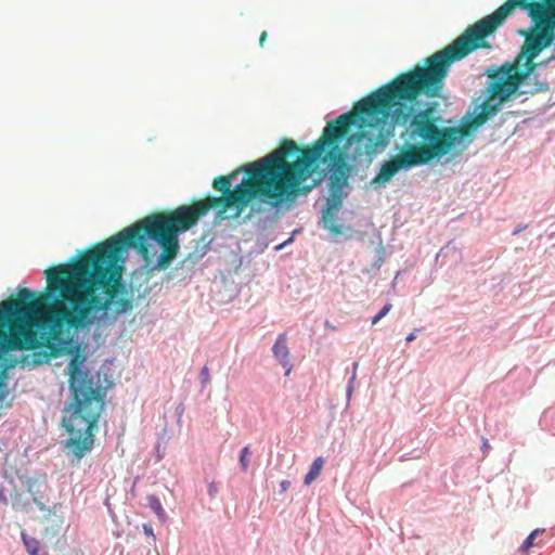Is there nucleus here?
<instances>
[{
  "label": "nucleus",
  "mask_w": 555,
  "mask_h": 555,
  "mask_svg": "<svg viewBox=\"0 0 555 555\" xmlns=\"http://www.w3.org/2000/svg\"><path fill=\"white\" fill-rule=\"evenodd\" d=\"M351 115H340L327 122L322 135L300 149L292 139L267 156L214 179L212 186L221 196H208L171 211L145 217L83 253L72 262L44 271L46 294L37 293V330L47 332L50 354H73L67 366L70 402H104L105 393L85 367L86 357L75 334L91 325L94 314L111 310L124 314L133 308L122 281L121 253L135 248L147 260L146 238L154 240L162 253L157 268L167 269L179 251V233L185 232L212 208L224 214L235 207L242 212L257 198L273 208L309 193L314 183L304 185L317 171L326 144L332 145L330 159H339L335 139L346 132Z\"/></svg>",
  "instance_id": "f257e3e1"
},
{
  "label": "nucleus",
  "mask_w": 555,
  "mask_h": 555,
  "mask_svg": "<svg viewBox=\"0 0 555 555\" xmlns=\"http://www.w3.org/2000/svg\"><path fill=\"white\" fill-rule=\"evenodd\" d=\"M526 11L531 21L521 30L525 42L514 62H508L489 73V96L478 106L468 127L476 129L493 116L500 106L514 94L519 86L546 60H534L555 42V0H506L494 12L466 28L452 43L426 59L424 66H416L399 80L398 92L402 98L414 99L417 94L438 96L449 67L479 48H489L486 37L501 26L515 10Z\"/></svg>",
  "instance_id": "f03ea898"
},
{
  "label": "nucleus",
  "mask_w": 555,
  "mask_h": 555,
  "mask_svg": "<svg viewBox=\"0 0 555 555\" xmlns=\"http://www.w3.org/2000/svg\"><path fill=\"white\" fill-rule=\"evenodd\" d=\"M410 72L400 74L392 81L369 96L358 102L351 112V122L346 126V132L335 139V144L340 153L339 159H330L327 154L332 145L326 144L324 153L319 162L343 164L346 155L339 147L340 141L347 137L352 125L358 130L347 138L349 145L363 143V153L367 156L375 155L386 147L389 138L393 134L395 124L405 125L406 140L402 143L397 155L383 164L379 172L373 179V183H386L401 169H408L438 159L449 154L459 140L468 134L464 127H440L441 117L433 107L415 112L412 105L421 94L414 99L402 98L398 92L399 80ZM358 154L362 151L359 149Z\"/></svg>",
  "instance_id": "7ed1b4c3"
},
{
  "label": "nucleus",
  "mask_w": 555,
  "mask_h": 555,
  "mask_svg": "<svg viewBox=\"0 0 555 555\" xmlns=\"http://www.w3.org/2000/svg\"><path fill=\"white\" fill-rule=\"evenodd\" d=\"M26 350H35V291L22 289L0 302V388L8 370L27 364V356L16 358L11 352Z\"/></svg>",
  "instance_id": "20e7f679"
},
{
  "label": "nucleus",
  "mask_w": 555,
  "mask_h": 555,
  "mask_svg": "<svg viewBox=\"0 0 555 555\" xmlns=\"http://www.w3.org/2000/svg\"><path fill=\"white\" fill-rule=\"evenodd\" d=\"M340 205L341 195L337 191H334L331 198L327 201V206L322 217L323 227L333 235H338L343 232L341 227L336 223V212L340 208Z\"/></svg>",
  "instance_id": "39448f33"
},
{
  "label": "nucleus",
  "mask_w": 555,
  "mask_h": 555,
  "mask_svg": "<svg viewBox=\"0 0 555 555\" xmlns=\"http://www.w3.org/2000/svg\"><path fill=\"white\" fill-rule=\"evenodd\" d=\"M272 351L275 359L282 364L283 367L286 369L285 375L288 376L293 367L289 361V349L287 347V337L285 333L279 335Z\"/></svg>",
  "instance_id": "423d86ee"
},
{
  "label": "nucleus",
  "mask_w": 555,
  "mask_h": 555,
  "mask_svg": "<svg viewBox=\"0 0 555 555\" xmlns=\"http://www.w3.org/2000/svg\"><path fill=\"white\" fill-rule=\"evenodd\" d=\"M323 466H324L323 457L319 456L313 461V463L311 464L310 469L304 480L306 486L311 485L320 476Z\"/></svg>",
  "instance_id": "0eeeda50"
},
{
  "label": "nucleus",
  "mask_w": 555,
  "mask_h": 555,
  "mask_svg": "<svg viewBox=\"0 0 555 555\" xmlns=\"http://www.w3.org/2000/svg\"><path fill=\"white\" fill-rule=\"evenodd\" d=\"M542 532H544V529H535V530H533L527 537V539L524 541V543L520 545L519 551H521L524 553L528 552L534 545V540H535L537 535L542 533Z\"/></svg>",
  "instance_id": "6e6552de"
},
{
  "label": "nucleus",
  "mask_w": 555,
  "mask_h": 555,
  "mask_svg": "<svg viewBox=\"0 0 555 555\" xmlns=\"http://www.w3.org/2000/svg\"><path fill=\"white\" fill-rule=\"evenodd\" d=\"M147 505L154 511L155 514H157L159 517H163L164 516V508H163V505L159 501V499L154 495V494H151L147 496Z\"/></svg>",
  "instance_id": "1a4fd4ad"
},
{
  "label": "nucleus",
  "mask_w": 555,
  "mask_h": 555,
  "mask_svg": "<svg viewBox=\"0 0 555 555\" xmlns=\"http://www.w3.org/2000/svg\"><path fill=\"white\" fill-rule=\"evenodd\" d=\"M249 455H250V449H249L248 446H245L241 450V454H240V464H241V467H242L243 472H247V469H248V466H249Z\"/></svg>",
  "instance_id": "9d476101"
},
{
  "label": "nucleus",
  "mask_w": 555,
  "mask_h": 555,
  "mask_svg": "<svg viewBox=\"0 0 555 555\" xmlns=\"http://www.w3.org/2000/svg\"><path fill=\"white\" fill-rule=\"evenodd\" d=\"M392 308L391 304H386L382 310L373 318L372 324L375 325L379 320H382Z\"/></svg>",
  "instance_id": "9b49d317"
},
{
  "label": "nucleus",
  "mask_w": 555,
  "mask_h": 555,
  "mask_svg": "<svg viewBox=\"0 0 555 555\" xmlns=\"http://www.w3.org/2000/svg\"><path fill=\"white\" fill-rule=\"evenodd\" d=\"M534 86V89L528 91L529 93L533 94L537 92H546L550 89L548 83L546 81H535Z\"/></svg>",
  "instance_id": "f8f14e48"
},
{
  "label": "nucleus",
  "mask_w": 555,
  "mask_h": 555,
  "mask_svg": "<svg viewBox=\"0 0 555 555\" xmlns=\"http://www.w3.org/2000/svg\"><path fill=\"white\" fill-rule=\"evenodd\" d=\"M22 539L29 555H35V544L33 543V539L28 538L24 532H22Z\"/></svg>",
  "instance_id": "ddd939ff"
},
{
  "label": "nucleus",
  "mask_w": 555,
  "mask_h": 555,
  "mask_svg": "<svg viewBox=\"0 0 555 555\" xmlns=\"http://www.w3.org/2000/svg\"><path fill=\"white\" fill-rule=\"evenodd\" d=\"M281 492H286L288 488L291 487V481L288 480H282L280 483Z\"/></svg>",
  "instance_id": "4468645a"
},
{
  "label": "nucleus",
  "mask_w": 555,
  "mask_h": 555,
  "mask_svg": "<svg viewBox=\"0 0 555 555\" xmlns=\"http://www.w3.org/2000/svg\"><path fill=\"white\" fill-rule=\"evenodd\" d=\"M267 37H268V33H267L266 30H263V31L260 34V37H259V46H260V47H263L264 41L267 40Z\"/></svg>",
  "instance_id": "2eb2a0df"
},
{
  "label": "nucleus",
  "mask_w": 555,
  "mask_h": 555,
  "mask_svg": "<svg viewBox=\"0 0 555 555\" xmlns=\"http://www.w3.org/2000/svg\"><path fill=\"white\" fill-rule=\"evenodd\" d=\"M209 495L214 496L217 493V486L215 483H210L208 486Z\"/></svg>",
  "instance_id": "dca6fc26"
},
{
  "label": "nucleus",
  "mask_w": 555,
  "mask_h": 555,
  "mask_svg": "<svg viewBox=\"0 0 555 555\" xmlns=\"http://www.w3.org/2000/svg\"><path fill=\"white\" fill-rule=\"evenodd\" d=\"M354 379H356V373H353V375L351 377V380H350V385L348 387V391H347L348 397H350L351 393H352V383H353Z\"/></svg>",
  "instance_id": "f3484780"
},
{
  "label": "nucleus",
  "mask_w": 555,
  "mask_h": 555,
  "mask_svg": "<svg viewBox=\"0 0 555 555\" xmlns=\"http://www.w3.org/2000/svg\"><path fill=\"white\" fill-rule=\"evenodd\" d=\"M202 376L205 380L208 378V369L206 366L202 369Z\"/></svg>",
  "instance_id": "a211bd4d"
},
{
  "label": "nucleus",
  "mask_w": 555,
  "mask_h": 555,
  "mask_svg": "<svg viewBox=\"0 0 555 555\" xmlns=\"http://www.w3.org/2000/svg\"><path fill=\"white\" fill-rule=\"evenodd\" d=\"M325 327L331 331H336V327L334 325H332L328 321H325Z\"/></svg>",
  "instance_id": "6ab92c4d"
},
{
  "label": "nucleus",
  "mask_w": 555,
  "mask_h": 555,
  "mask_svg": "<svg viewBox=\"0 0 555 555\" xmlns=\"http://www.w3.org/2000/svg\"><path fill=\"white\" fill-rule=\"evenodd\" d=\"M406 341H413L415 339V334L414 333H410L408 336H406Z\"/></svg>",
  "instance_id": "aec40b11"
},
{
  "label": "nucleus",
  "mask_w": 555,
  "mask_h": 555,
  "mask_svg": "<svg viewBox=\"0 0 555 555\" xmlns=\"http://www.w3.org/2000/svg\"><path fill=\"white\" fill-rule=\"evenodd\" d=\"M144 530H145L146 534H150V535L154 537L153 530L151 528H147L146 526H144Z\"/></svg>",
  "instance_id": "412c9836"
},
{
  "label": "nucleus",
  "mask_w": 555,
  "mask_h": 555,
  "mask_svg": "<svg viewBox=\"0 0 555 555\" xmlns=\"http://www.w3.org/2000/svg\"><path fill=\"white\" fill-rule=\"evenodd\" d=\"M7 502V499L4 496V494L2 493V491H0V503H5Z\"/></svg>",
  "instance_id": "4be33fe9"
},
{
  "label": "nucleus",
  "mask_w": 555,
  "mask_h": 555,
  "mask_svg": "<svg viewBox=\"0 0 555 555\" xmlns=\"http://www.w3.org/2000/svg\"><path fill=\"white\" fill-rule=\"evenodd\" d=\"M553 60H555V54H552L550 57H547L548 62H552Z\"/></svg>",
  "instance_id": "5701e85b"
},
{
  "label": "nucleus",
  "mask_w": 555,
  "mask_h": 555,
  "mask_svg": "<svg viewBox=\"0 0 555 555\" xmlns=\"http://www.w3.org/2000/svg\"><path fill=\"white\" fill-rule=\"evenodd\" d=\"M41 346H43V345L37 340V344H36L37 349L40 348Z\"/></svg>",
  "instance_id": "b1692460"
},
{
  "label": "nucleus",
  "mask_w": 555,
  "mask_h": 555,
  "mask_svg": "<svg viewBox=\"0 0 555 555\" xmlns=\"http://www.w3.org/2000/svg\"><path fill=\"white\" fill-rule=\"evenodd\" d=\"M488 447V442L487 440L483 441V448H487Z\"/></svg>",
  "instance_id": "393cba45"
}]
</instances>
